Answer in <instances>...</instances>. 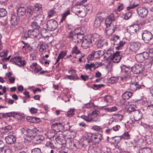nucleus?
Segmentation results:
<instances>
[{
	"instance_id": "nucleus-43",
	"label": "nucleus",
	"mask_w": 153,
	"mask_h": 153,
	"mask_svg": "<svg viewBox=\"0 0 153 153\" xmlns=\"http://www.w3.org/2000/svg\"><path fill=\"white\" fill-rule=\"evenodd\" d=\"M2 152L4 153H12V147L10 146L8 147H4L3 148H2Z\"/></svg>"
},
{
	"instance_id": "nucleus-60",
	"label": "nucleus",
	"mask_w": 153,
	"mask_h": 153,
	"mask_svg": "<svg viewBox=\"0 0 153 153\" xmlns=\"http://www.w3.org/2000/svg\"><path fill=\"white\" fill-rule=\"evenodd\" d=\"M75 110L74 109H71L69 110L67 113V115L68 116L71 117L74 114Z\"/></svg>"
},
{
	"instance_id": "nucleus-7",
	"label": "nucleus",
	"mask_w": 153,
	"mask_h": 153,
	"mask_svg": "<svg viewBox=\"0 0 153 153\" xmlns=\"http://www.w3.org/2000/svg\"><path fill=\"white\" fill-rule=\"evenodd\" d=\"M82 39L81 46L84 49H86L92 46L93 44L90 38H84Z\"/></svg>"
},
{
	"instance_id": "nucleus-4",
	"label": "nucleus",
	"mask_w": 153,
	"mask_h": 153,
	"mask_svg": "<svg viewBox=\"0 0 153 153\" xmlns=\"http://www.w3.org/2000/svg\"><path fill=\"white\" fill-rule=\"evenodd\" d=\"M88 136L90 138V140L88 141L89 143L94 141L96 143H99L101 141L102 138V135L98 133H89Z\"/></svg>"
},
{
	"instance_id": "nucleus-9",
	"label": "nucleus",
	"mask_w": 153,
	"mask_h": 153,
	"mask_svg": "<svg viewBox=\"0 0 153 153\" xmlns=\"http://www.w3.org/2000/svg\"><path fill=\"white\" fill-rule=\"evenodd\" d=\"M149 56V54L148 52H144L143 53L137 54L135 56V58L137 61L140 62L147 59Z\"/></svg>"
},
{
	"instance_id": "nucleus-16",
	"label": "nucleus",
	"mask_w": 153,
	"mask_h": 153,
	"mask_svg": "<svg viewBox=\"0 0 153 153\" xmlns=\"http://www.w3.org/2000/svg\"><path fill=\"white\" fill-rule=\"evenodd\" d=\"M33 20L37 22L38 24L42 25L44 22V16L42 14H39L37 16H35L33 18Z\"/></svg>"
},
{
	"instance_id": "nucleus-42",
	"label": "nucleus",
	"mask_w": 153,
	"mask_h": 153,
	"mask_svg": "<svg viewBox=\"0 0 153 153\" xmlns=\"http://www.w3.org/2000/svg\"><path fill=\"white\" fill-rule=\"evenodd\" d=\"M118 137L120 140L122 139L128 140L130 138V135L128 132H125L122 135Z\"/></svg>"
},
{
	"instance_id": "nucleus-38",
	"label": "nucleus",
	"mask_w": 153,
	"mask_h": 153,
	"mask_svg": "<svg viewBox=\"0 0 153 153\" xmlns=\"http://www.w3.org/2000/svg\"><path fill=\"white\" fill-rule=\"evenodd\" d=\"M66 146L73 149L75 150L76 149V146L75 144L73 141L71 140H70V142L67 143Z\"/></svg>"
},
{
	"instance_id": "nucleus-54",
	"label": "nucleus",
	"mask_w": 153,
	"mask_h": 153,
	"mask_svg": "<svg viewBox=\"0 0 153 153\" xmlns=\"http://www.w3.org/2000/svg\"><path fill=\"white\" fill-rule=\"evenodd\" d=\"M80 53V51L78 49L77 46H75L73 48L72 51V54L75 53L76 55H77L78 54H79Z\"/></svg>"
},
{
	"instance_id": "nucleus-10",
	"label": "nucleus",
	"mask_w": 153,
	"mask_h": 153,
	"mask_svg": "<svg viewBox=\"0 0 153 153\" xmlns=\"http://www.w3.org/2000/svg\"><path fill=\"white\" fill-rule=\"evenodd\" d=\"M52 129L57 134L60 132L61 130H63L64 127L63 125L61 123H55L53 124L51 126Z\"/></svg>"
},
{
	"instance_id": "nucleus-5",
	"label": "nucleus",
	"mask_w": 153,
	"mask_h": 153,
	"mask_svg": "<svg viewBox=\"0 0 153 153\" xmlns=\"http://www.w3.org/2000/svg\"><path fill=\"white\" fill-rule=\"evenodd\" d=\"M46 25L48 30L53 31L57 29L58 25L56 21L53 19H51L47 21Z\"/></svg>"
},
{
	"instance_id": "nucleus-46",
	"label": "nucleus",
	"mask_w": 153,
	"mask_h": 153,
	"mask_svg": "<svg viewBox=\"0 0 153 153\" xmlns=\"http://www.w3.org/2000/svg\"><path fill=\"white\" fill-rule=\"evenodd\" d=\"M26 12L29 14V16H30L34 13H35L34 8L32 7H28L26 10Z\"/></svg>"
},
{
	"instance_id": "nucleus-50",
	"label": "nucleus",
	"mask_w": 153,
	"mask_h": 153,
	"mask_svg": "<svg viewBox=\"0 0 153 153\" xmlns=\"http://www.w3.org/2000/svg\"><path fill=\"white\" fill-rule=\"evenodd\" d=\"M118 80V77H111L108 80L109 83L112 84L117 82Z\"/></svg>"
},
{
	"instance_id": "nucleus-44",
	"label": "nucleus",
	"mask_w": 153,
	"mask_h": 153,
	"mask_svg": "<svg viewBox=\"0 0 153 153\" xmlns=\"http://www.w3.org/2000/svg\"><path fill=\"white\" fill-rule=\"evenodd\" d=\"M102 22V20L100 18L98 17L96 18L94 24V27H97L100 26Z\"/></svg>"
},
{
	"instance_id": "nucleus-21",
	"label": "nucleus",
	"mask_w": 153,
	"mask_h": 153,
	"mask_svg": "<svg viewBox=\"0 0 153 153\" xmlns=\"http://www.w3.org/2000/svg\"><path fill=\"white\" fill-rule=\"evenodd\" d=\"M106 28L105 29V32L108 36H110L115 31V29H116L114 26L112 25H110L108 26H106Z\"/></svg>"
},
{
	"instance_id": "nucleus-37",
	"label": "nucleus",
	"mask_w": 153,
	"mask_h": 153,
	"mask_svg": "<svg viewBox=\"0 0 153 153\" xmlns=\"http://www.w3.org/2000/svg\"><path fill=\"white\" fill-rule=\"evenodd\" d=\"M139 153H152L151 149L149 148H143L139 150Z\"/></svg>"
},
{
	"instance_id": "nucleus-30",
	"label": "nucleus",
	"mask_w": 153,
	"mask_h": 153,
	"mask_svg": "<svg viewBox=\"0 0 153 153\" xmlns=\"http://www.w3.org/2000/svg\"><path fill=\"white\" fill-rule=\"evenodd\" d=\"M44 140V137L42 135L35 136L33 138V141L37 144L41 143Z\"/></svg>"
},
{
	"instance_id": "nucleus-2",
	"label": "nucleus",
	"mask_w": 153,
	"mask_h": 153,
	"mask_svg": "<svg viewBox=\"0 0 153 153\" xmlns=\"http://www.w3.org/2000/svg\"><path fill=\"white\" fill-rule=\"evenodd\" d=\"M43 130L40 127L33 128L31 129H28L26 130V135L27 137V138H25L24 139V142L25 144L30 142V138L33 137L35 136L37 133L41 132Z\"/></svg>"
},
{
	"instance_id": "nucleus-34",
	"label": "nucleus",
	"mask_w": 153,
	"mask_h": 153,
	"mask_svg": "<svg viewBox=\"0 0 153 153\" xmlns=\"http://www.w3.org/2000/svg\"><path fill=\"white\" fill-rule=\"evenodd\" d=\"M82 9H84L88 13V12H91L92 11V5L91 4H89L86 5H84V6H82Z\"/></svg>"
},
{
	"instance_id": "nucleus-12",
	"label": "nucleus",
	"mask_w": 153,
	"mask_h": 153,
	"mask_svg": "<svg viewBox=\"0 0 153 153\" xmlns=\"http://www.w3.org/2000/svg\"><path fill=\"white\" fill-rule=\"evenodd\" d=\"M140 43L138 42H132L130 43V49L132 51L136 52L140 47Z\"/></svg>"
},
{
	"instance_id": "nucleus-15",
	"label": "nucleus",
	"mask_w": 153,
	"mask_h": 153,
	"mask_svg": "<svg viewBox=\"0 0 153 153\" xmlns=\"http://www.w3.org/2000/svg\"><path fill=\"white\" fill-rule=\"evenodd\" d=\"M14 63L19 66H24L26 64L25 60L22 61L20 57L15 56L13 58Z\"/></svg>"
},
{
	"instance_id": "nucleus-39",
	"label": "nucleus",
	"mask_w": 153,
	"mask_h": 153,
	"mask_svg": "<svg viewBox=\"0 0 153 153\" xmlns=\"http://www.w3.org/2000/svg\"><path fill=\"white\" fill-rule=\"evenodd\" d=\"M27 120L30 122L36 123L39 120V119L35 117H27Z\"/></svg>"
},
{
	"instance_id": "nucleus-58",
	"label": "nucleus",
	"mask_w": 153,
	"mask_h": 153,
	"mask_svg": "<svg viewBox=\"0 0 153 153\" xmlns=\"http://www.w3.org/2000/svg\"><path fill=\"white\" fill-rule=\"evenodd\" d=\"M37 22H33L31 24V26L34 29H38L40 28V26L37 24Z\"/></svg>"
},
{
	"instance_id": "nucleus-29",
	"label": "nucleus",
	"mask_w": 153,
	"mask_h": 153,
	"mask_svg": "<svg viewBox=\"0 0 153 153\" xmlns=\"http://www.w3.org/2000/svg\"><path fill=\"white\" fill-rule=\"evenodd\" d=\"M55 139L59 144L62 145H65L66 146L67 143L66 140L62 137H60L59 135H58L55 137Z\"/></svg>"
},
{
	"instance_id": "nucleus-14",
	"label": "nucleus",
	"mask_w": 153,
	"mask_h": 153,
	"mask_svg": "<svg viewBox=\"0 0 153 153\" xmlns=\"http://www.w3.org/2000/svg\"><path fill=\"white\" fill-rule=\"evenodd\" d=\"M137 11L138 14L142 17L146 16L148 13L147 9L142 7H138Z\"/></svg>"
},
{
	"instance_id": "nucleus-55",
	"label": "nucleus",
	"mask_w": 153,
	"mask_h": 153,
	"mask_svg": "<svg viewBox=\"0 0 153 153\" xmlns=\"http://www.w3.org/2000/svg\"><path fill=\"white\" fill-rule=\"evenodd\" d=\"M81 118L88 122H91L92 121V118L89 116H86L85 115H82Z\"/></svg>"
},
{
	"instance_id": "nucleus-1",
	"label": "nucleus",
	"mask_w": 153,
	"mask_h": 153,
	"mask_svg": "<svg viewBox=\"0 0 153 153\" xmlns=\"http://www.w3.org/2000/svg\"><path fill=\"white\" fill-rule=\"evenodd\" d=\"M121 73L122 76L121 77L122 80L129 79L131 76V71L134 74H138L141 73L144 69L143 66L141 64H136L131 68L129 67L123 65L121 67Z\"/></svg>"
},
{
	"instance_id": "nucleus-25",
	"label": "nucleus",
	"mask_w": 153,
	"mask_h": 153,
	"mask_svg": "<svg viewBox=\"0 0 153 153\" xmlns=\"http://www.w3.org/2000/svg\"><path fill=\"white\" fill-rule=\"evenodd\" d=\"M114 19V16L113 14H110L105 20V24L106 26H108L111 25L112 22Z\"/></svg>"
},
{
	"instance_id": "nucleus-41",
	"label": "nucleus",
	"mask_w": 153,
	"mask_h": 153,
	"mask_svg": "<svg viewBox=\"0 0 153 153\" xmlns=\"http://www.w3.org/2000/svg\"><path fill=\"white\" fill-rule=\"evenodd\" d=\"M55 135H56L57 136L58 135V134H56V132L52 129L49 131L48 133V136L50 139L53 138Z\"/></svg>"
},
{
	"instance_id": "nucleus-49",
	"label": "nucleus",
	"mask_w": 153,
	"mask_h": 153,
	"mask_svg": "<svg viewBox=\"0 0 153 153\" xmlns=\"http://www.w3.org/2000/svg\"><path fill=\"white\" fill-rule=\"evenodd\" d=\"M34 12L36 13V12L41 10L42 9V6L41 4H36L34 6Z\"/></svg>"
},
{
	"instance_id": "nucleus-47",
	"label": "nucleus",
	"mask_w": 153,
	"mask_h": 153,
	"mask_svg": "<svg viewBox=\"0 0 153 153\" xmlns=\"http://www.w3.org/2000/svg\"><path fill=\"white\" fill-rule=\"evenodd\" d=\"M125 44V42L124 41H121L120 40L119 42L117 43V45H116V46L115 48L117 50H120L121 48L124 46Z\"/></svg>"
},
{
	"instance_id": "nucleus-8",
	"label": "nucleus",
	"mask_w": 153,
	"mask_h": 153,
	"mask_svg": "<svg viewBox=\"0 0 153 153\" xmlns=\"http://www.w3.org/2000/svg\"><path fill=\"white\" fill-rule=\"evenodd\" d=\"M142 35L143 39L146 43H149L153 37L151 33L147 30L143 31L142 33Z\"/></svg>"
},
{
	"instance_id": "nucleus-32",
	"label": "nucleus",
	"mask_w": 153,
	"mask_h": 153,
	"mask_svg": "<svg viewBox=\"0 0 153 153\" xmlns=\"http://www.w3.org/2000/svg\"><path fill=\"white\" fill-rule=\"evenodd\" d=\"M123 115L120 114H116L113 116V119L116 122L121 121Z\"/></svg>"
},
{
	"instance_id": "nucleus-28",
	"label": "nucleus",
	"mask_w": 153,
	"mask_h": 153,
	"mask_svg": "<svg viewBox=\"0 0 153 153\" xmlns=\"http://www.w3.org/2000/svg\"><path fill=\"white\" fill-rule=\"evenodd\" d=\"M26 13V9L24 7H20L17 10V14L19 17L23 16Z\"/></svg>"
},
{
	"instance_id": "nucleus-18",
	"label": "nucleus",
	"mask_w": 153,
	"mask_h": 153,
	"mask_svg": "<svg viewBox=\"0 0 153 153\" xmlns=\"http://www.w3.org/2000/svg\"><path fill=\"white\" fill-rule=\"evenodd\" d=\"M134 119L140 120L142 118L143 114L141 111L139 110H135L133 112L132 114Z\"/></svg>"
},
{
	"instance_id": "nucleus-17",
	"label": "nucleus",
	"mask_w": 153,
	"mask_h": 153,
	"mask_svg": "<svg viewBox=\"0 0 153 153\" xmlns=\"http://www.w3.org/2000/svg\"><path fill=\"white\" fill-rule=\"evenodd\" d=\"M92 42V44H97V42L100 41L101 39V37L99 34L94 33L91 35L90 37Z\"/></svg>"
},
{
	"instance_id": "nucleus-22",
	"label": "nucleus",
	"mask_w": 153,
	"mask_h": 153,
	"mask_svg": "<svg viewBox=\"0 0 153 153\" xmlns=\"http://www.w3.org/2000/svg\"><path fill=\"white\" fill-rule=\"evenodd\" d=\"M82 7L81 10L78 9L75 10V14L80 17H84L87 13L84 9H82Z\"/></svg>"
},
{
	"instance_id": "nucleus-40",
	"label": "nucleus",
	"mask_w": 153,
	"mask_h": 153,
	"mask_svg": "<svg viewBox=\"0 0 153 153\" xmlns=\"http://www.w3.org/2000/svg\"><path fill=\"white\" fill-rule=\"evenodd\" d=\"M100 52L99 51H93L87 57V58L88 60L89 61L92 60L94 59L95 55L96 54H98V52Z\"/></svg>"
},
{
	"instance_id": "nucleus-19",
	"label": "nucleus",
	"mask_w": 153,
	"mask_h": 153,
	"mask_svg": "<svg viewBox=\"0 0 153 153\" xmlns=\"http://www.w3.org/2000/svg\"><path fill=\"white\" fill-rule=\"evenodd\" d=\"M5 140L6 143L11 144L14 143L16 141V138L15 136L9 135L5 137Z\"/></svg>"
},
{
	"instance_id": "nucleus-57",
	"label": "nucleus",
	"mask_w": 153,
	"mask_h": 153,
	"mask_svg": "<svg viewBox=\"0 0 153 153\" xmlns=\"http://www.w3.org/2000/svg\"><path fill=\"white\" fill-rule=\"evenodd\" d=\"M94 104L93 103H88L87 104H84L82 106V108H90L94 106Z\"/></svg>"
},
{
	"instance_id": "nucleus-13",
	"label": "nucleus",
	"mask_w": 153,
	"mask_h": 153,
	"mask_svg": "<svg viewBox=\"0 0 153 153\" xmlns=\"http://www.w3.org/2000/svg\"><path fill=\"white\" fill-rule=\"evenodd\" d=\"M139 26L136 25L129 26L127 28V31L131 34L137 33L139 31Z\"/></svg>"
},
{
	"instance_id": "nucleus-26",
	"label": "nucleus",
	"mask_w": 153,
	"mask_h": 153,
	"mask_svg": "<svg viewBox=\"0 0 153 153\" xmlns=\"http://www.w3.org/2000/svg\"><path fill=\"white\" fill-rule=\"evenodd\" d=\"M19 17L14 14H12L11 17L10 22L12 25L16 26L18 23Z\"/></svg>"
},
{
	"instance_id": "nucleus-33",
	"label": "nucleus",
	"mask_w": 153,
	"mask_h": 153,
	"mask_svg": "<svg viewBox=\"0 0 153 153\" xmlns=\"http://www.w3.org/2000/svg\"><path fill=\"white\" fill-rule=\"evenodd\" d=\"M114 53L113 49L112 48L108 49L106 52L105 56L108 58L111 59V58L112 55Z\"/></svg>"
},
{
	"instance_id": "nucleus-36",
	"label": "nucleus",
	"mask_w": 153,
	"mask_h": 153,
	"mask_svg": "<svg viewBox=\"0 0 153 153\" xmlns=\"http://www.w3.org/2000/svg\"><path fill=\"white\" fill-rule=\"evenodd\" d=\"M70 11L69 10H68L65 11L62 14V18L61 19L60 22H62L64 21H65L66 19V17L67 16L70 14Z\"/></svg>"
},
{
	"instance_id": "nucleus-27",
	"label": "nucleus",
	"mask_w": 153,
	"mask_h": 153,
	"mask_svg": "<svg viewBox=\"0 0 153 153\" xmlns=\"http://www.w3.org/2000/svg\"><path fill=\"white\" fill-rule=\"evenodd\" d=\"M88 153H100V149L95 146H91L88 149Z\"/></svg>"
},
{
	"instance_id": "nucleus-59",
	"label": "nucleus",
	"mask_w": 153,
	"mask_h": 153,
	"mask_svg": "<svg viewBox=\"0 0 153 153\" xmlns=\"http://www.w3.org/2000/svg\"><path fill=\"white\" fill-rule=\"evenodd\" d=\"M132 15L131 12H126L124 15V18L125 20H128L132 16Z\"/></svg>"
},
{
	"instance_id": "nucleus-24",
	"label": "nucleus",
	"mask_w": 153,
	"mask_h": 153,
	"mask_svg": "<svg viewBox=\"0 0 153 153\" xmlns=\"http://www.w3.org/2000/svg\"><path fill=\"white\" fill-rule=\"evenodd\" d=\"M30 37L32 38H36L39 36L40 33V30L38 29H35L33 30H30Z\"/></svg>"
},
{
	"instance_id": "nucleus-20",
	"label": "nucleus",
	"mask_w": 153,
	"mask_h": 153,
	"mask_svg": "<svg viewBox=\"0 0 153 153\" xmlns=\"http://www.w3.org/2000/svg\"><path fill=\"white\" fill-rule=\"evenodd\" d=\"M139 120L134 119V120H133L131 119L129 120L127 122V123L130 125L131 126H137L142 125V122H139L138 121Z\"/></svg>"
},
{
	"instance_id": "nucleus-64",
	"label": "nucleus",
	"mask_w": 153,
	"mask_h": 153,
	"mask_svg": "<svg viewBox=\"0 0 153 153\" xmlns=\"http://www.w3.org/2000/svg\"><path fill=\"white\" fill-rule=\"evenodd\" d=\"M94 45H96L97 47L99 48H101L103 46V42L102 41L101 39L98 42Z\"/></svg>"
},
{
	"instance_id": "nucleus-23",
	"label": "nucleus",
	"mask_w": 153,
	"mask_h": 153,
	"mask_svg": "<svg viewBox=\"0 0 153 153\" xmlns=\"http://www.w3.org/2000/svg\"><path fill=\"white\" fill-rule=\"evenodd\" d=\"M130 3V5L127 7V9L128 10H130L131 9H133L137 6H138L139 4L138 0H129Z\"/></svg>"
},
{
	"instance_id": "nucleus-62",
	"label": "nucleus",
	"mask_w": 153,
	"mask_h": 153,
	"mask_svg": "<svg viewBox=\"0 0 153 153\" xmlns=\"http://www.w3.org/2000/svg\"><path fill=\"white\" fill-rule=\"evenodd\" d=\"M147 108L148 111L150 113H152L153 115V104L148 105L147 106Z\"/></svg>"
},
{
	"instance_id": "nucleus-45",
	"label": "nucleus",
	"mask_w": 153,
	"mask_h": 153,
	"mask_svg": "<svg viewBox=\"0 0 153 153\" xmlns=\"http://www.w3.org/2000/svg\"><path fill=\"white\" fill-rule=\"evenodd\" d=\"M12 128V126L10 125L5 126L2 128V133L4 134H5L6 133L8 132Z\"/></svg>"
},
{
	"instance_id": "nucleus-3",
	"label": "nucleus",
	"mask_w": 153,
	"mask_h": 153,
	"mask_svg": "<svg viewBox=\"0 0 153 153\" xmlns=\"http://www.w3.org/2000/svg\"><path fill=\"white\" fill-rule=\"evenodd\" d=\"M84 32L78 33L76 34L70 33L69 37L71 38L73 41L75 43H78L82 41L83 38Z\"/></svg>"
},
{
	"instance_id": "nucleus-53",
	"label": "nucleus",
	"mask_w": 153,
	"mask_h": 153,
	"mask_svg": "<svg viewBox=\"0 0 153 153\" xmlns=\"http://www.w3.org/2000/svg\"><path fill=\"white\" fill-rule=\"evenodd\" d=\"M93 63H91L90 64H87L85 65V68L86 70H89L90 71H92V69L94 70V66Z\"/></svg>"
},
{
	"instance_id": "nucleus-61",
	"label": "nucleus",
	"mask_w": 153,
	"mask_h": 153,
	"mask_svg": "<svg viewBox=\"0 0 153 153\" xmlns=\"http://www.w3.org/2000/svg\"><path fill=\"white\" fill-rule=\"evenodd\" d=\"M67 51H65L64 52L61 51L59 54L58 56L61 59H63L67 54Z\"/></svg>"
},
{
	"instance_id": "nucleus-31",
	"label": "nucleus",
	"mask_w": 153,
	"mask_h": 153,
	"mask_svg": "<svg viewBox=\"0 0 153 153\" xmlns=\"http://www.w3.org/2000/svg\"><path fill=\"white\" fill-rule=\"evenodd\" d=\"M119 37L118 36H115L112 38L111 39V43L114 45H116L120 41Z\"/></svg>"
},
{
	"instance_id": "nucleus-48",
	"label": "nucleus",
	"mask_w": 153,
	"mask_h": 153,
	"mask_svg": "<svg viewBox=\"0 0 153 153\" xmlns=\"http://www.w3.org/2000/svg\"><path fill=\"white\" fill-rule=\"evenodd\" d=\"M104 100L107 103H110L112 102L113 98L111 95H106L104 97Z\"/></svg>"
},
{
	"instance_id": "nucleus-56",
	"label": "nucleus",
	"mask_w": 153,
	"mask_h": 153,
	"mask_svg": "<svg viewBox=\"0 0 153 153\" xmlns=\"http://www.w3.org/2000/svg\"><path fill=\"white\" fill-rule=\"evenodd\" d=\"M7 14V12L5 9L3 8L0 9V17H4Z\"/></svg>"
},
{
	"instance_id": "nucleus-6",
	"label": "nucleus",
	"mask_w": 153,
	"mask_h": 153,
	"mask_svg": "<svg viewBox=\"0 0 153 153\" xmlns=\"http://www.w3.org/2000/svg\"><path fill=\"white\" fill-rule=\"evenodd\" d=\"M122 58L120 54L119 51H116L112 55L111 58V59L110 61L108 62V64L106 65V67L108 68L110 65L111 62L114 63H117L119 62Z\"/></svg>"
},
{
	"instance_id": "nucleus-63",
	"label": "nucleus",
	"mask_w": 153,
	"mask_h": 153,
	"mask_svg": "<svg viewBox=\"0 0 153 153\" xmlns=\"http://www.w3.org/2000/svg\"><path fill=\"white\" fill-rule=\"evenodd\" d=\"M55 13V12L53 9L50 10L48 12V17L49 18L52 17L54 15Z\"/></svg>"
},
{
	"instance_id": "nucleus-51",
	"label": "nucleus",
	"mask_w": 153,
	"mask_h": 153,
	"mask_svg": "<svg viewBox=\"0 0 153 153\" xmlns=\"http://www.w3.org/2000/svg\"><path fill=\"white\" fill-rule=\"evenodd\" d=\"M68 73L71 74V75L76 78V79H78V77L77 76V74L76 73V71L74 70L71 69H70L68 71Z\"/></svg>"
},
{
	"instance_id": "nucleus-35",
	"label": "nucleus",
	"mask_w": 153,
	"mask_h": 153,
	"mask_svg": "<svg viewBox=\"0 0 153 153\" xmlns=\"http://www.w3.org/2000/svg\"><path fill=\"white\" fill-rule=\"evenodd\" d=\"M132 95V93L131 92L126 91L122 94V97L124 100H128L131 97Z\"/></svg>"
},
{
	"instance_id": "nucleus-11",
	"label": "nucleus",
	"mask_w": 153,
	"mask_h": 153,
	"mask_svg": "<svg viewBox=\"0 0 153 153\" xmlns=\"http://www.w3.org/2000/svg\"><path fill=\"white\" fill-rule=\"evenodd\" d=\"M141 79L140 76H138L135 78V82L131 83L130 84V89L132 91H135L138 90L141 88V85L138 83V82H137V80L138 79Z\"/></svg>"
},
{
	"instance_id": "nucleus-52",
	"label": "nucleus",
	"mask_w": 153,
	"mask_h": 153,
	"mask_svg": "<svg viewBox=\"0 0 153 153\" xmlns=\"http://www.w3.org/2000/svg\"><path fill=\"white\" fill-rule=\"evenodd\" d=\"M134 105H130L128 106L126 108V110L127 111L129 112H131L132 114V112L134 111L135 110L134 108Z\"/></svg>"
}]
</instances>
